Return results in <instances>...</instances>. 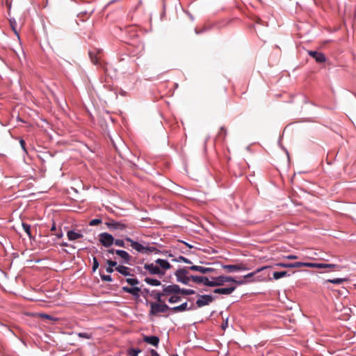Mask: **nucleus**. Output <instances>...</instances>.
Segmentation results:
<instances>
[{
	"label": "nucleus",
	"instance_id": "32",
	"mask_svg": "<svg viewBox=\"0 0 356 356\" xmlns=\"http://www.w3.org/2000/svg\"><path fill=\"white\" fill-rule=\"evenodd\" d=\"M181 300V297L179 296L177 294H175L172 296L169 299L168 302L170 303H175Z\"/></svg>",
	"mask_w": 356,
	"mask_h": 356
},
{
	"label": "nucleus",
	"instance_id": "12",
	"mask_svg": "<svg viewBox=\"0 0 356 356\" xmlns=\"http://www.w3.org/2000/svg\"><path fill=\"white\" fill-rule=\"evenodd\" d=\"M188 269L191 270H193V271L200 272L202 274H207V273H209L214 271V269L212 268H206V267L196 266V265H193V266L188 267Z\"/></svg>",
	"mask_w": 356,
	"mask_h": 356
},
{
	"label": "nucleus",
	"instance_id": "14",
	"mask_svg": "<svg viewBox=\"0 0 356 356\" xmlns=\"http://www.w3.org/2000/svg\"><path fill=\"white\" fill-rule=\"evenodd\" d=\"M122 289L123 291L130 293L136 298H138L140 296V288H139L138 286H134V287L123 286L122 288Z\"/></svg>",
	"mask_w": 356,
	"mask_h": 356
},
{
	"label": "nucleus",
	"instance_id": "50",
	"mask_svg": "<svg viewBox=\"0 0 356 356\" xmlns=\"http://www.w3.org/2000/svg\"><path fill=\"white\" fill-rule=\"evenodd\" d=\"M286 258L288 259L293 260V259H298V257L296 256V255H293V254H290V255H288L287 257H286Z\"/></svg>",
	"mask_w": 356,
	"mask_h": 356
},
{
	"label": "nucleus",
	"instance_id": "45",
	"mask_svg": "<svg viewBox=\"0 0 356 356\" xmlns=\"http://www.w3.org/2000/svg\"><path fill=\"white\" fill-rule=\"evenodd\" d=\"M115 251H116V250L111 248V249L104 250L103 253L105 254L106 257L109 258V254H113L115 253Z\"/></svg>",
	"mask_w": 356,
	"mask_h": 356
},
{
	"label": "nucleus",
	"instance_id": "19",
	"mask_svg": "<svg viewBox=\"0 0 356 356\" xmlns=\"http://www.w3.org/2000/svg\"><path fill=\"white\" fill-rule=\"evenodd\" d=\"M67 236L70 241H75L76 239L83 238V234L79 232H76L74 231L70 230L67 233Z\"/></svg>",
	"mask_w": 356,
	"mask_h": 356
},
{
	"label": "nucleus",
	"instance_id": "29",
	"mask_svg": "<svg viewBox=\"0 0 356 356\" xmlns=\"http://www.w3.org/2000/svg\"><path fill=\"white\" fill-rule=\"evenodd\" d=\"M227 136V129L225 127H221L218 134V138L224 140Z\"/></svg>",
	"mask_w": 356,
	"mask_h": 356
},
{
	"label": "nucleus",
	"instance_id": "6",
	"mask_svg": "<svg viewBox=\"0 0 356 356\" xmlns=\"http://www.w3.org/2000/svg\"><path fill=\"white\" fill-rule=\"evenodd\" d=\"M144 268L148 270L151 275H157L160 277L165 275L164 270H162L156 263L145 264Z\"/></svg>",
	"mask_w": 356,
	"mask_h": 356
},
{
	"label": "nucleus",
	"instance_id": "20",
	"mask_svg": "<svg viewBox=\"0 0 356 356\" xmlns=\"http://www.w3.org/2000/svg\"><path fill=\"white\" fill-rule=\"evenodd\" d=\"M333 268L339 270L341 267L339 265L334 264H324V263H316V268Z\"/></svg>",
	"mask_w": 356,
	"mask_h": 356
},
{
	"label": "nucleus",
	"instance_id": "3",
	"mask_svg": "<svg viewBox=\"0 0 356 356\" xmlns=\"http://www.w3.org/2000/svg\"><path fill=\"white\" fill-rule=\"evenodd\" d=\"M149 315L156 316L159 313H165L170 310V307L164 303L150 302Z\"/></svg>",
	"mask_w": 356,
	"mask_h": 356
},
{
	"label": "nucleus",
	"instance_id": "48",
	"mask_svg": "<svg viewBox=\"0 0 356 356\" xmlns=\"http://www.w3.org/2000/svg\"><path fill=\"white\" fill-rule=\"evenodd\" d=\"M19 143H20V145H21L22 148L23 149V150H24L25 152H26V147H25V146H26V143H25V141H24L23 139H21V140H19Z\"/></svg>",
	"mask_w": 356,
	"mask_h": 356
},
{
	"label": "nucleus",
	"instance_id": "46",
	"mask_svg": "<svg viewBox=\"0 0 356 356\" xmlns=\"http://www.w3.org/2000/svg\"><path fill=\"white\" fill-rule=\"evenodd\" d=\"M165 296L164 294H163V293H157L154 297V298L158 301L157 303H161L162 302V300H161V296Z\"/></svg>",
	"mask_w": 356,
	"mask_h": 356
},
{
	"label": "nucleus",
	"instance_id": "24",
	"mask_svg": "<svg viewBox=\"0 0 356 356\" xmlns=\"http://www.w3.org/2000/svg\"><path fill=\"white\" fill-rule=\"evenodd\" d=\"M270 268V266H264V267H261L260 268H258L257 270L254 271V272H252V273H250L248 274H247L246 275L244 276V278H250V277H253L256 274L261 272V271H264V270H266Z\"/></svg>",
	"mask_w": 356,
	"mask_h": 356
},
{
	"label": "nucleus",
	"instance_id": "15",
	"mask_svg": "<svg viewBox=\"0 0 356 356\" xmlns=\"http://www.w3.org/2000/svg\"><path fill=\"white\" fill-rule=\"evenodd\" d=\"M190 279L191 281H193L195 283H203L205 286H207V283L209 282V280L205 276L191 275Z\"/></svg>",
	"mask_w": 356,
	"mask_h": 356
},
{
	"label": "nucleus",
	"instance_id": "11",
	"mask_svg": "<svg viewBox=\"0 0 356 356\" xmlns=\"http://www.w3.org/2000/svg\"><path fill=\"white\" fill-rule=\"evenodd\" d=\"M115 254L118 255L124 264H129L132 259L131 256L124 250H116Z\"/></svg>",
	"mask_w": 356,
	"mask_h": 356
},
{
	"label": "nucleus",
	"instance_id": "28",
	"mask_svg": "<svg viewBox=\"0 0 356 356\" xmlns=\"http://www.w3.org/2000/svg\"><path fill=\"white\" fill-rule=\"evenodd\" d=\"M22 228H23L24 231L27 234L29 237L30 238H31L33 236L31 235V226L29 225H28L27 223L23 222Z\"/></svg>",
	"mask_w": 356,
	"mask_h": 356
},
{
	"label": "nucleus",
	"instance_id": "9",
	"mask_svg": "<svg viewBox=\"0 0 356 356\" xmlns=\"http://www.w3.org/2000/svg\"><path fill=\"white\" fill-rule=\"evenodd\" d=\"M222 268L228 273L248 270V268L245 266V265L243 264L236 265H224L222 266Z\"/></svg>",
	"mask_w": 356,
	"mask_h": 356
},
{
	"label": "nucleus",
	"instance_id": "7",
	"mask_svg": "<svg viewBox=\"0 0 356 356\" xmlns=\"http://www.w3.org/2000/svg\"><path fill=\"white\" fill-rule=\"evenodd\" d=\"M199 298L196 301L198 307H202L209 305L214 300L213 297L210 295H199Z\"/></svg>",
	"mask_w": 356,
	"mask_h": 356
},
{
	"label": "nucleus",
	"instance_id": "53",
	"mask_svg": "<svg viewBox=\"0 0 356 356\" xmlns=\"http://www.w3.org/2000/svg\"><path fill=\"white\" fill-rule=\"evenodd\" d=\"M58 238H61L63 236V233L60 232L59 233L55 234Z\"/></svg>",
	"mask_w": 356,
	"mask_h": 356
},
{
	"label": "nucleus",
	"instance_id": "55",
	"mask_svg": "<svg viewBox=\"0 0 356 356\" xmlns=\"http://www.w3.org/2000/svg\"><path fill=\"white\" fill-rule=\"evenodd\" d=\"M56 230V226L53 225V226L51 228V231H55Z\"/></svg>",
	"mask_w": 356,
	"mask_h": 356
},
{
	"label": "nucleus",
	"instance_id": "13",
	"mask_svg": "<svg viewBox=\"0 0 356 356\" xmlns=\"http://www.w3.org/2000/svg\"><path fill=\"white\" fill-rule=\"evenodd\" d=\"M309 55L314 58L316 62L318 63H324L325 61V55L321 52H318L315 51H309L308 52Z\"/></svg>",
	"mask_w": 356,
	"mask_h": 356
},
{
	"label": "nucleus",
	"instance_id": "16",
	"mask_svg": "<svg viewBox=\"0 0 356 356\" xmlns=\"http://www.w3.org/2000/svg\"><path fill=\"white\" fill-rule=\"evenodd\" d=\"M143 341L147 343L157 347L159 343V338L156 336H144Z\"/></svg>",
	"mask_w": 356,
	"mask_h": 356
},
{
	"label": "nucleus",
	"instance_id": "2",
	"mask_svg": "<svg viewBox=\"0 0 356 356\" xmlns=\"http://www.w3.org/2000/svg\"><path fill=\"white\" fill-rule=\"evenodd\" d=\"M234 282L238 284H243L245 283V281H236L234 277L230 276L225 275H220L216 277H212V280H209V282L207 283L208 286H222L225 282Z\"/></svg>",
	"mask_w": 356,
	"mask_h": 356
},
{
	"label": "nucleus",
	"instance_id": "1",
	"mask_svg": "<svg viewBox=\"0 0 356 356\" xmlns=\"http://www.w3.org/2000/svg\"><path fill=\"white\" fill-rule=\"evenodd\" d=\"M125 241L130 243V246L136 251L143 253L148 254L151 252H158L159 250L155 246L149 245L148 243L143 241L139 243L132 240L129 237H125Z\"/></svg>",
	"mask_w": 356,
	"mask_h": 356
},
{
	"label": "nucleus",
	"instance_id": "4",
	"mask_svg": "<svg viewBox=\"0 0 356 356\" xmlns=\"http://www.w3.org/2000/svg\"><path fill=\"white\" fill-rule=\"evenodd\" d=\"M188 268H184L178 269L175 272V276L178 282L184 284H188L189 282L191 281L190 276L188 275Z\"/></svg>",
	"mask_w": 356,
	"mask_h": 356
},
{
	"label": "nucleus",
	"instance_id": "21",
	"mask_svg": "<svg viewBox=\"0 0 356 356\" xmlns=\"http://www.w3.org/2000/svg\"><path fill=\"white\" fill-rule=\"evenodd\" d=\"M190 309H191V308L188 307V303L186 302H184L183 304L180 305L179 306L170 307V310L174 312H184L186 310H190Z\"/></svg>",
	"mask_w": 356,
	"mask_h": 356
},
{
	"label": "nucleus",
	"instance_id": "51",
	"mask_svg": "<svg viewBox=\"0 0 356 356\" xmlns=\"http://www.w3.org/2000/svg\"><path fill=\"white\" fill-rule=\"evenodd\" d=\"M151 356H160L159 354L154 350H151Z\"/></svg>",
	"mask_w": 356,
	"mask_h": 356
},
{
	"label": "nucleus",
	"instance_id": "39",
	"mask_svg": "<svg viewBox=\"0 0 356 356\" xmlns=\"http://www.w3.org/2000/svg\"><path fill=\"white\" fill-rule=\"evenodd\" d=\"M175 261L178 262L183 261L186 264H192V262L188 259L183 256H179L177 259H175Z\"/></svg>",
	"mask_w": 356,
	"mask_h": 356
},
{
	"label": "nucleus",
	"instance_id": "35",
	"mask_svg": "<svg viewBox=\"0 0 356 356\" xmlns=\"http://www.w3.org/2000/svg\"><path fill=\"white\" fill-rule=\"evenodd\" d=\"M126 282L131 286H136L139 284V281L136 278H127Z\"/></svg>",
	"mask_w": 356,
	"mask_h": 356
},
{
	"label": "nucleus",
	"instance_id": "47",
	"mask_svg": "<svg viewBox=\"0 0 356 356\" xmlns=\"http://www.w3.org/2000/svg\"><path fill=\"white\" fill-rule=\"evenodd\" d=\"M305 267L316 268V263L305 262Z\"/></svg>",
	"mask_w": 356,
	"mask_h": 356
},
{
	"label": "nucleus",
	"instance_id": "49",
	"mask_svg": "<svg viewBox=\"0 0 356 356\" xmlns=\"http://www.w3.org/2000/svg\"><path fill=\"white\" fill-rule=\"evenodd\" d=\"M266 280V277L264 276H258L255 279H254V281H265Z\"/></svg>",
	"mask_w": 356,
	"mask_h": 356
},
{
	"label": "nucleus",
	"instance_id": "31",
	"mask_svg": "<svg viewBox=\"0 0 356 356\" xmlns=\"http://www.w3.org/2000/svg\"><path fill=\"white\" fill-rule=\"evenodd\" d=\"M141 352L139 348H129L127 350V353L129 356H138V353Z\"/></svg>",
	"mask_w": 356,
	"mask_h": 356
},
{
	"label": "nucleus",
	"instance_id": "26",
	"mask_svg": "<svg viewBox=\"0 0 356 356\" xmlns=\"http://www.w3.org/2000/svg\"><path fill=\"white\" fill-rule=\"evenodd\" d=\"M145 282L152 286H159L161 284L159 280L150 277H146Z\"/></svg>",
	"mask_w": 356,
	"mask_h": 356
},
{
	"label": "nucleus",
	"instance_id": "38",
	"mask_svg": "<svg viewBox=\"0 0 356 356\" xmlns=\"http://www.w3.org/2000/svg\"><path fill=\"white\" fill-rule=\"evenodd\" d=\"M113 244H115V245L119 246V247L125 248L124 241L122 239H115L114 238Z\"/></svg>",
	"mask_w": 356,
	"mask_h": 356
},
{
	"label": "nucleus",
	"instance_id": "36",
	"mask_svg": "<svg viewBox=\"0 0 356 356\" xmlns=\"http://www.w3.org/2000/svg\"><path fill=\"white\" fill-rule=\"evenodd\" d=\"M40 316L42 318H44V319H47V320H49V321H56L58 320L57 318H55V317H54V316H52L51 315L46 314H41Z\"/></svg>",
	"mask_w": 356,
	"mask_h": 356
},
{
	"label": "nucleus",
	"instance_id": "34",
	"mask_svg": "<svg viewBox=\"0 0 356 356\" xmlns=\"http://www.w3.org/2000/svg\"><path fill=\"white\" fill-rule=\"evenodd\" d=\"M195 291L192 290V289H181V291H179V293L184 295V296L193 295V294H195Z\"/></svg>",
	"mask_w": 356,
	"mask_h": 356
},
{
	"label": "nucleus",
	"instance_id": "33",
	"mask_svg": "<svg viewBox=\"0 0 356 356\" xmlns=\"http://www.w3.org/2000/svg\"><path fill=\"white\" fill-rule=\"evenodd\" d=\"M99 275L102 281L112 282V277L110 275H106L102 273V270H99Z\"/></svg>",
	"mask_w": 356,
	"mask_h": 356
},
{
	"label": "nucleus",
	"instance_id": "17",
	"mask_svg": "<svg viewBox=\"0 0 356 356\" xmlns=\"http://www.w3.org/2000/svg\"><path fill=\"white\" fill-rule=\"evenodd\" d=\"M236 289V286H229L227 288H218L213 292L218 294L229 295L231 294Z\"/></svg>",
	"mask_w": 356,
	"mask_h": 356
},
{
	"label": "nucleus",
	"instance_id": "25",
	"mask_svg": "<svg viewBox=\"0 0 356 356\" xmlns=\"http://www.w3.org/2000/svg\"><path fill=\"white\" fill-rule=\"evenodd\" d=\"M346 281H348V279L346 278H335L332 280L328 279L324 281V284L330 282L335 284H340Z\"/></svg>",
	"mask_w": 356,
	"mask_h": 356
},
{
	"label": "nucleus",
	"instance_id": "54",
	"mask_svg": "<svg viewBox=\"0 0 356 356\" xmlns=\"http://www.w3.org/2000/svg\"><path fill=\"white\" fill-rule=\"evenodd\" d=\"M60 245H61V246H63V247H67V246H68V244H67V243H62L60 244Z\"/></svg>",
	"mask_w": 356,
	"mask_h": 356
},
{
	"label": "nucleus",
	"instance_id": "56",
	"mask_svg": "<svg viewBox=\"0 0 356 356\" xmlns=\"http://www.w3.org/2000/svg\"><path fill=\"white\" fill-rule=\"evenodd\" d=\"M173 356H178V355H173Z\"/></svg>",
	"mask_w": 356,
	"mask_h": 356
},
{
	"label": "nucleus",
	"instance_id": "37",
	"mask_svg": "<svg viewBox=\"0 0 356 356\" xmlns=\"http://www.w3.org/2000/svg\"><path fill=\"white\" fill-rule=\"evenodd\" d=\"M77 335L81 338H84L87 339H90L92 338V334L87 332H79Z\"/></svg>",
	"mask_w": 356,
	"mask_h": 356
},
{
	"label": "nucleus",
	"instance_id": "18",
	"mask_svg": "<svg viewBox=\"0 0 356 356\" xmlns=\"http://www.w3.org/2000/svg\"><path fill=\"white\" fill-rule=\"evenodd\" d=\"M155 263L161 269H162V270H164L165 273L166 270H168L171 268L170 263L164 259H158L155 261Z\"/></svg>",
	"mask_w": 356,
	"mask_h": 356
},
{
	"label": "nucleus",
	"instance_id": "5",
	"mask_svg": "<svg viewBox=\"0 0 356 356\" xmlns=\"http://www.w3.org/2000/svg\"><path fill=\"white\" fill-rule=\"evenodd\" d=\"M99 241L103 246L108 248L113 244L114 238L111 234L103 232L99 235Z\"/></svg>",
	"mask_w": 356,
	"mask_h": 356
},
{
	"label": "nucleus",
	"instance_id": "23",
	"mask_svg": "<svg viewBox=\"0 0 356 356\" xmlns=\"http://www.w3.org/2000/svg\"><path fill=\"white\" fill-rule=\"evenodd\" d=\"M106 264H108V267L106 268V271L108 273H111L113 272V267H117V262L115 261H113L110 259H106Z\"/></svg>",
	"mask_w": 356,
	"mask_h": 356
},
{
	"label": "nucleus",
	"instance_id": "8",
	"mask_svg": "<svg viewBox=\"0 0 356 356\" xmlns=\"http://www.w3.org/2000/svg\"><path fill=\"white\" fill-rule=\"evenodd\" d=\"M107 227L111 230H121L123 231L127 229V225L122 223L120 222H118L115 220H110L106 222Z\"/></svg>",
	"mask_w": 356,
	"mask_h": 356
},
{
	"label": "nucleus",
	"instance_id": "41",
	"mask_svg": "<svg viewBox=\"0 0 356 356\" xmlns=\"http://www.w3.org/2000/svg\"><path fill=\"white\" fill-rule=\"evenodd\" d=\"M305 262H295L291 263V268H300L305 267Z\"/></svg>",
	"mask_w": 356,
	"mask_h": 356
},
{
	"label": "nucleus",
	"instance_id": "52",
	"mask_svg": "<svg viewBox=\"0 0 356 356\" xmlns=\"http://www.w3.org/2000/svg\"><path fill=\"white\" fill-rule=\"evenodd\" d=\"M204 30H205L204 29H203L202 30H198L197 29H195V33L197 34H200V33H202Z\"/></svg>",
	"mask_w": 356,
	"mask_h": 356
},
{
	"label": "nucleus",
	"instance_id": "43",
	"mask_svg": "<svg viewBox=\"0 0 356 356\" xmlns=\"http://www.w3.org/2000/svg\"><path fill=\"white\" fill-rule=\"evenodd\" d=\"M275 266L283 268H291V263H277Z\"/></svg>",
	"mask_w": 356,
	"mask_h": 356
},
{
	"label": "nucleus",
	"instance_id": "40",
	"mask_svg": "<svg viewBox=\"0 0 356 356\" xmlns=\"http://www.w3.org/2000/svg\"><path fill=\"white\" fill-rule=\"evenodd\" d=\"M99 266L97 259L94 257L92 259V270L95 272L99 268Z\"/></svg>",
	"mask_w": 356,
	"mask_h": 356
},
{
	"label": "nucleus",
	"instance_id": "27",
	"mask_svg": "<svg viewBox=\"0 0 356 356\" xmlns=\"http://www.w3.org/2000/svg\"><path fill=\"white\" fill-rule=\"evenodd\" d=\"M287 275H289L287 271L274 272L273 274V278L275 280H279Z\"/></svg>",
	"mask_w": 356,
	"mask_h": 356
},
{
	"label": "nucleus",
	"instance_id": "10",
	"mask_svg": "<svg viewBox=\"0 0 356 356\" xmlns=\"http://www.w3.org/2000/svg\"><path fill=\"white\" fill-rule=\"evenodd\" d=\"M179 291H181L180 287L177 284L168 285L165 286L163 290V294L164 295H170V294H179Z\"/></svg>",
	"mask_w": 356,
	"mask_h": 356
},
{
	"label": "nucleus",
	"instance_id": "44",
	"mask_svg": "<svg viewBox=\"0 0 356 356\" xmlns=\"http://www.w3.org/2000/svg\"><path fill=\"white\" fill-rule=\"evenodd\" d=\"M89 55H90L91 61L94 64H97L98 63V58L95 55H93V54L92 52H90Z\"/></svg>",
	"mask_w": 356,
	"mask_h": 356
},
{
	"label": "nucleus",
	"instance_id": "42",
	"mask_svg": "<svg viewBox=\"0 0 356 356\" xmlns=\"http://www.w3.org/2000/svg\"><path fill=\"white\" fill-rule=\"evenodd\" d=\"M101 222H102V220L100 219L95 218V219H92V220H90L89 222V225L90 226H95V225L100 224Z\"/></svg>",
	"mask_w": 356,
	"mask_h": 356
},
{
	"label": "nucleus",
	"instance_id": "30",
	"mask_svg": "<svg viewBox=\"0 0 356 356\" xmlns=\"http://www.w3.org/2000/svg\"><path fill=\"white\" fill-rule=\"evenodd\" d=\"M10 27H11L12 30L13 31V32L15 33V34L17 35V37L18 38H19V35L17 30V22L14 19L10 20Z\"/></svg>",
	"mask_w": 356,
	"mask_h": 356
},
{
	"label": "nucleus",
	"instance_id": "22",
	"mask_svg": "<svg viewBox=\"0 0 356 356\" xmlns=\"http://www.w3.org/2000/svg\"><path fill=\"white\" fill-rule=\"evenodd\" d=\"M115 270L120 273V274L124 275V276H128V275H131L130 274V268L127 267V266H118L115 268Z\"/></svg>",
	"mask_w": 356,
	"mask_h": 356
}]
</instances>
